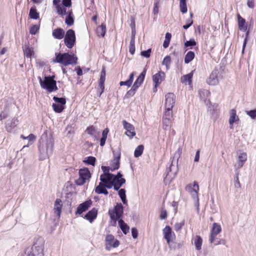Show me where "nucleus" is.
<instances>
[{"instance_id":"39","label":"nucleus","mask_w":256,"mask_h":256,"mask_svg":"<svg viewBox=\"0 0 256 256\" xmlns=\"http://www.w3.org/2000/svg\"><path fill=\"white\" fill-rule=\"evenodd\" d=\"M112 154L113 160H117L120 162L121 156L120 147H118L116 150H113Z\"/></svg>"},{"instance_id":"52","label":"nucleus","mask_w":256,"mask_h":256,"mask_svg":"<svg viewBox=\"0 0 256 256\" xmlns=\"http://www.w3.org/2000/svg\"><path fill=\"white\" fill-rule=\"evenodd\" d=\"M109 216L110 218V224L112 226H116V221H118L120 218H117V217L115 216V215L113 214H109Z\"/></svg>"},{"instance_id":"16","label":"nucleus","mask_w":256,"mask_h":256,"mask_svg":"<svg viewBox=\"0 0 256 256\" xmlns=\"http://www.w3.org/2000/svg\"><path fill=\"white\" fill-rule=\"evenodd\" d=\"M219 72L218 70L214 69L210 74V76L206 80L208 84L212 86H215L218 82V74Z\"/></svg>"},{"instance_id":"26","label":"nucleus","mask_w":256,"mask_h":256,"mask_svg":"<svg viewBox=\"0 0 256 256\" xmlns=\"http://www.w3.org/2000/svg\"><path fill=\"white\" fill-rule=\"evenodd\" d=\"M146 71L145 70H143L140 76L138 77L136 80L134 82L133 86H134V88H138L140 86L143 82L144 78L146 76Z\"/></svg>"},{"instance_id":"12","label":"nucleus","mask_w":256,"mask_h":256,"mask_svg":"<svg viewBox=\"0 0 256 256\" xmlns=\"http://www.w3.org/2000/svg\"><path fill=\"white\" fill-rule=\"evenodd\" d=\"M210 94V92L207 90L201 89L198 91L200 100H202L206 106H208L210 104L209 99Z\"/></svg>"},{"instance_id":"49","label":"nucleus","mask_w":256,"mask_h":256,"mask_svg":"<svg viewBox=\"0 0 256 256\" xmlns=\"http://www.w3.org/2000/svg\"><path fill=\"white\" fill-rule=\"evenodd\" d=\"M166 110L164 112L163 118H169V119L172 120V108H165Z\"/></svg>"},{"instance_id":"48","label":"nucleus","mask_w":256,"mask_h":256,"mask_svg":"<svg viewBox=\"0 0 256 256\" xmlns=\"http://www.w3.org/2000/svg\"><path fill=\"white\" fill-rule=\"evenodd\" d=\"M120 162L117 160H112V164H110V170L112 172L114 171L115 170H118L120 168Z\"/></svg>"},{"instance_id":"4","label":"nucleus","mask_w":256,"mask_h":256,"mask_svg":"<svg viewBox=\"0 0 256 256\" xmlns=\"http://www.w3.org/2000/svg\"><path fill=\"white\" fill-rule=\"evenodd\" d=\"M41 88L46 90L49 92L56 91L58 90L56 82L54 80V76H46L43 80L40 76L38 78Z\"/></svg>"},{"instance_id":"36","label":"nucleus","mask_w":256,"mask_h":256,"mask_svg":"<svg viewBox=\"0 0 256 256\" xmlns=\"http://www.w3.org/2000/svg\"><path fill=\"white\" fill-rule=\"evenodd\" d=\"M106 32V26L104 24L102 23L100 26L96 30V32L98 35L104 37Z\"/></svg>"},{"instance_id":"9","label":"nucleus","mask_w":256,"mask_h":256,"mask_svg":"<svg viewBox=\"0 0 256 256\" xmlns=\"http://www.w3.org/2000/svg\"><path fill=\"white\" fill-rule=\"evenodd\" d=\"M105 242L106 248L108 250H110L112 248H117L120 244L119 241L115 239L114 236L111 234L106 236Z\"/></svg>"},{"instance_id":"64","label":"nucleus","mask_w":256,"mask_h":256,"mask_svg":"<svg viewBox=\"0 0 256 256\" xmlns=\"http://www.w3.org/2000/svg\"><path fill=\"white\" fill-rule=\"evenodd\" d=\"M132 235L134 238L136 239L138 238V230L135 228H132Z\"/></svg>"},{"instance_id":"7","label":"nucleus","mask_w":256,"mask_h":256,"mask_svg":"<svg viewBox=\"0 0 256 256\" xmlns=\"http://www.w3.org/2000/svg\"><path fill=\"white\" fill-rule=\"evenodd\" d=\"M247 154L246 152L241 150L236 152V162L234 164L236 170H238L242 168L245 162L247 160Z\"/></svg>"},{"instance_id":"22","label":"nucleus","mask_w":256,"mask_h":256,"mask_svg":"<svg viewBox=\"0 0 256 256\" xmlns=\"http://www.w3.org/2000/svg\"><path fill=\"white\" fill-rule=\"evenodd\" d=\"M98 214V210L96 208H92L84 216V218L88 220L90 222L96 218Z\"/></svg>"},{"instance_id":"60","label":"nucleus","mask_w":256,"mask_h":256,"mask_svg":"<svg viewBox=\"0 0 256 256\" xmlns=\"http://www.w3.org/2000/svg\"><path fill=\"white\" fill-rule=\"evenodd\" d=\"M151 51L150 48H148L146 50L142 51L140 52L141 56L144 58H148L150 56Z\"/></svg>"},{"instance_id":"11","label":"nucleus","mask_w":256,"mask_h":256,"mask_svg":"<svg viewBox=\"0 0 256 256\" xmlns=\"http://www.w3.org/2000/svg\"><path fill=\"white\" fill-rule=\"evenodd\" d=\"M186 190L190 192L192 198H196L198 196L199 186L198 184L194 182V184H189L186 186Z\"/></svg>"},{"instance_id":"62","label":"nucleus","mask_w":256,"mask_h":256,"mask_svg":"<svg viewBox=\"0 0 256 256\" xmlns=\"http://www.w3.org/2000/svg\"><path fill=\"white\" fill-rule=\"evenodd\" d=\"M192 198L194 200V206L196 207L198 213L200 212V208H199L200 204H199L198 197V196H196V198Z\"/></svg>"},{"instance_id":"34","label":"nucleus","mask_w":256,"mask_h":256,"mask_svg":"<svg viewBox=\"0 0 256 256\" xmlns=\"http://www.w3.org/2000/svg\"><path fill=\"white\" fill-rule=\"evenodd\" d=\"M29 16L30 18L34 19V20H37L39 18L40 15L39 13L37 12L36 8L35 6H32L29 12Z\"/></svg>"},{"instance_id":"54","label":"nucleus","mask_w":256,"mask_h":256,"mask_svg":"<svg viewBox=\"0 0 256 256\" xmlns=\"http://www.w3.org/2000/svg\"><path fill=\"white\" fill-rule=\"evenodd\" d=\"M122 174L120 173V172H118L116 175L114 174V177H111L110 180H120L121 182L122 180H124V183L126 182V180L124 178H122Z\"/></svg>"},{"instance_id":"59","label":"nucleus","mask_w":256,"mask_h":256,"mask_svg":"<svg viewBox=\"0 0 256 256\" xmlns=\"http://www.w3.org/2000/svg\"><path fill=\"white\" fill-rule=\"evenodd\" d=\"M129 52L132 54H134L135 52V42H130L129 46Z\"/></svg>"},{"instance_id":"41","label":"nucleus","mask_w":256,"mask_h":256,"mask_svg":"<svg viewBox=\"0 0 256 256\" xmlns=\"http://www.w3.org/2000/svg\"><path fill=\"white\" fill-rule=\"evenodd\" d=\"M56 12L58 14L61 16H64L66 14V9L64 6L62 5V4L60 6H58L56 7Z\"/></svg>"},{"instance_id":"19","label":"nucleus","mask_w":256,"mask_h":256,"mask_svg":"<svg viewBox=\"0 0 256 256\" xmlns=\"http://www.w3.org/2000/svg\"><path fill=\"white\" fill-rule=\"evenodd\" d=\"M165 74L162 72H158L152 76V80L154 84V86L158 87L164 80Z\"/></svg>"},{"instance_id":"20","label":"nucleus","mask_w":256,"mask_h":256,"mask_svg":"<svg viewBox=\"0 0 256 256\" xmlns=\"http://www.w3.org/2000/svg\"><path fill=\"white\" fill-rule=\"evenodd\" d=\"M62 206V201L60 198H56L54 202V210L58 218H60Z\"/></svg>"},{"instance_id":"3","label":"nucleus","mask_w":256,"mask_h":256,"mask_svg":"<svg viewBox=\"0 0 256 256\" xmlns=\"http://www.w3.org/2000/svg\"><path fill=\"white\" fill-rule=\"evenodd\" d=\"M180 156V148L174 154V157L170 159V164L168 167H167L166 172V178H168L172 179L176 175L178 170V160Z\"/></svg>"},{"instance_id":"10","label":"nucleus","mask_w":256,"mask_h":256,"mask_svg":"<svg viewBox=\"0 0 256 256\" xmlns=\"http://www.w3.org/2000/svg\"><path fill=\"white\" fill-rule=\"evenodd\" d=\"M124 128L126 130L125 134L130 138H132L136 136V133L134 126L127 122L126 120L122 121Z\"/></svg>"},{"instance_id":"37","label":"nucleus","mask_w":256,"mask_h":256,"mask_svg":"<svg viewBox=\"0 0 256 256\" xmlns=\"http://www.w3.org/2000/svg\"><path fill=\"white\" fill-rule=\"evenodd\" d=\"M194 53L192 51H189L186 54L184 57V62L186 64H188L194 58Z\"/></svg>"},{"instance_id":"18","label":"nucleus","mask_w":256,"mask_h":256,"mask_svg":"<svg viewBox=\"0 0 256 256\" xmlns=\"http://www.w3.org/2000/svg\"><path fill=\"white\" fill-rule=\"evenodd\" d=\"M92 201L90 200L80 204L77 208L76 212V214H81L83 212H86L90 206Z\"/></svg>"},{"instance_id":"6","label":"nucleus","mask_w":256,"mask_h":256,"mask_svg":"<svg viewBox=\"0 0 256 256\" xmlns=\"http://www.w3.org/2000/svg\"><path fill=\"white\" fill-rule=\"evenodd\" d=\"M76 42V37L74 31L72 29L68 30L64 38V43L68 48H72Z\"/></svg>"},{"instance_id":"57","label":"nucleus","mask_w":256,"mask_h":256,"mask_svg":"<svg viewBox=\"0 0 256 256\" xmlns=\"http://www.w3.org/2000/svg\"><path fill=\"white\" fill-rule=\"evenodd\" d=\"M137 89L138 88H134V86H132V88L126 92V96L127 97L132 96H134L135 94Z\"/></svg>"},{"instance_id":"51","label":"nucleus","mask_w":256,"mask_h":256,"mask_svg":"<svg viewBox=\"0 0 256 256\" xmlns=\"http://www.w3.org/2000/svg\"><path fill=\"white\" fill-rule=\"evenodd\" d=\"M184 220H182L180 222H176L174 225V229L176 232H179L181 230L183 226L184 225Z\"/></svg>"},{"instance_id":"13","label":"nucleus","mask_w":256,"mask_h":256,"mask_svg":"<svg viewBox=\"0 0 256 256\" xmlns=\"http://www.w3.org/2000/svg\"><path fill=\"white\" fill-rule=\"evenodd\" d=\"M124 212V207L121 203H117L113 210H108V214H113L117 218H120Z\"/></svg>"},{"instance_id":"33","label":"nucleus","mask_w":256,"mask_h":256,"mask_svg":"<svg viewBox=\"0 0 256 256\" xmlns=\"http://www.w3.org/2000/svg\"><path fill=\"white\" fill-rule=\"evenodd\" d=\"M24 55L28 58H31L32 56L34 54L33 48L30 47L28 45H25L24 48Z\"/></svg>"},{"instance_id":"43","label":"nucleus","mask_w":256,"mask_h":256,"mask_svg":"<svg viewBox=\"0 0 256 256\" xmlns=\"http://www.w3.org/2000/svg\"><path fill=\"white\" fill-rule=\"evenodd\" d=\"M172 120L169 118H162V128L168 130L170 127Z\"/></svg>"},{"instance_id":"24","label":"nucleus","mask_w":256,"mask_h":256,"mask_svg":"<svg viewBox=\"0 0 256 256\" xmlns=\"http://www.w3.org/2000/svg\"><path fill=\"white\" fill-rule=\"evenodd\" d=\"M18 124V120L16 118H14L12 120H8L6 122V128L8 132H11Z\"/></svg>"},{"instance_id":"44","label":"nucleus","mask_w":256,"mask_h":256,"mask_svg":"<svg viewBox=\"0 0 256 256\" xmlns=\"http://www.w3.org/2000/svg\"><path fill=\"white\" fill-rule=\"evenodd\" d=\"M180 12L183 13H186L188 10L186 0H180Z\"/></svg>"},{"instance_id":"45","label":"nucleus","mask_w":256,"mask_h":256,"mask_svg":"<svg viewBox=\"0 0 256 256\" xmlns=\"http://www.w3.org/2000/svg\"><path fill=\"white\" fill-rule=\"evenodd\" d=\"M192 76H193V71L187 74L184 75L182 78V82H191Z\"/></svg>"},{"instance_id":"46","label":"nucleus","mask_w":256,"mask_h":256,"mask_svg":"<svg viewBox=\"0 0 256 256\" xmlns=\"http://www.w3.org/2000/svg\"><path fill=\"white\" fill-rule=\"evenodd\" d=\"M196 42L194 38H190L189 40H187L184 43L185 47L190 48H192V47L196 46Z\"/></svg>"},{"instance_id":"29","label":"nucleus","mask_w":256,"mask_h":256,"mask_svg":"<svg viewBox=\"0 0 256 256\" xmlns=\"http://www.w3.org/2000/svg\"><path fill=\"white\" fill-rule=\"evenodd\" d=\"M95 192L98 194H104L105 195H108V191L106 190V188L102 182L96 186Z\"/></svg>"},{"instance_id":"1","label":"nucleus","mask_w":256,"mask_h":256,"mask_svg":"<svg viewBox=\"0 0 256 256\" xmlns=\"http://www.w3.org/2000/svg\"><path fill=\"white\" fill-rule=\"evenodd\" d=\"M38 150L40 160H44L52 154L54 145V139L52 136H48L42 134L40 140Z\"/></svg>"},{"instance_id":"53","label":"nucleus","mask_w":256,"mask_h":256,"mask_svg":"<svg viewBox=\"0 0 256 256\" xmlns=\"http://www.w3.org/2000/svg\"><path fill=\"white\" fill-rule=\"evenodd\" d=\"M86 132L88 134L92 136L95 135V134L96 133V130H95V128L92 126L88 127L86 130Z\"/></svg>"},{"instance_id":"40","label":"nucleus","mask_w":256,"mask_h":256,"mask_svg":"<svg viewBox=\"0 0 256 256\" xmlns=\"http://www.w3.org/2000/svg\"><path fill=\"white\" fill-rule=\"evenodd\" d=\"M144 146L143 145H139L135 150L134 152V156L136 158H138L140 156L144 151Z\"/></svg>"},{"instance_id":"56","label":"nucleus","mask_w":256,"mask_h":256,"mask_svg":"<svg viewBox=\"0 0 256 256\" xmlns=\"http://www.w3.org/2000/svg\"><path fill=\"white\" fill-rule=\"evenodd\" d=\"M40 29V26L38 25L35 24L32 26L30 30V32L32 34H36Z\"/></svg>"},{"instance_id":"5","label":"nucleus","mask_w":256,"mask_h":256,"mask_svg":"<svg viewBox=\"0 0 256 256\" xmlns=\"http://www.w3.org/2000/svg\"><path fill=\"white\" fill-rule=\"evenodd\" d=\"M44 242L42 238H38L28 252L27 256H44Z\"/></svg>"},{"instance_id":"27","label":"nucleus","mask_w":256,"mask_h":256,"mask_svg":"<svg viewBox=\"0 0 256 256\" xmlns=\"http://www.w3.org/2000/svg\"><path fill=\"white\" fill-rule=\"evenodd\" d=\"M64 36V31L62 28H57L52 32V36L56 39L61 40Z\"/></svg>"},{"instance_id":"38","label":"nucleus","mask_w":256,"mask_h":256,"mask_svg":"<svg viewBox=\"0 0 256 256\" xmlns=\"http://www.w3.org/2000/svg\"><path fill=\"white\" fill-rule=\"evenodd\" d=\"M108 132L109 130L108 128H106L103 130L102 132V137L100 139V146H103L105 144Z\"/></svg>"},{"instance_id":"15","label":"nucleus","mask_w":256,"mask_h":256,"mask_svg":"<svg viewBox=\"0 0 256 256\" xmlns=\"http://www.w3.org/2000/svg\"><path fill=\"white\" fill-rule=\"evenodd\" d=\"M175 103V96L172 92H169L165 96V108H172Z\"/></svg>"},{"instance_id":"61","label":"nucleus","mask_w":256,"mask_h":256,"mask_svg":"<svg viewBox=\"0 0 256 256\" xmlns=\"http://www.w3.org/2000/svg\"><path fill=\"white\" fill-rule=\"evenodd\" d=\"M193 24V20L191 18H188L186 20V24L183 26V28L185 30L188 28Z\"/></svg>"},{"instance_id":"35","label":"nucleus","mask_w":256,"mask_h":256,"mask_svg":"<svg viewBox=\"0 0 256 256\" xmlns=\"http://www.w3.org/2000/svg\"><path fill=\"white\" fill-rule=\"evenodd\" d=\"M83 162L87 165H91L94 166L96 164V158L94 156H88L84 158Z\"/></svg>"},{"instance_id":"28","label":"nucleus","mask_w":256,"mask_h":256,"mask_svg":"<svg viewBox=\"0 0 256 256\" xmlns=\"http://www.w3.org/2000/svg\"><path fill=\"white\" fill-rule=\"evenodd\" d=\"M102 170L104 174H101L100 176H102V178H108V180H110L111 177L114 176V174L110 172V167L102 166Z\"/></svg>"},{"instance_id":"17","label":"nucleus","mask_w":256,"mask_h":256,"mask_svg":"<svg viewBox=\"0 0 256 256\" xmlns=\"http://www.w3.org/2000/svg\"><path fill=\"white\" fill-rule=\"evenodd\" d=\"M221 230L222 228L220 224L216 222L213 224L210 232V241L211 243L215 242L216 237L221 232Z\"/></svg>"},{"instance_id":"25","label":"nucleus","mask_w":256,"mask_h":256,"mask_svg":"<svg viewBox=\"0 0 256 256\" xmlns=\"http://www.w3.org/2000/svg\"><path fill=\"white\" fill-rule=\"evenodd\" d=\"M239 120L238 117L236 116V110L234 109H232L230 112L229 124L230 126V128H232L233 124L234 122Z\"/></svg>"},{"instance_id":"55","label":"nucleus","mask_w":256,"mask_h":256,"mask_svg":"<svg viewBox=\"0 0 256 256\" xmlns=\"http://www.w3.org/2000/svg\"><path fill=\"white\" fill-rule=\"evenodd\" d=\"M65 23L66 24L69 26H72L74 23V16H66L65 20Z\"/></svg>"},{"instance_id":"23","label":"nucleus","mask_w":256,"mask_h":256,"mask_svg":"<svg viewBox=\"0 0 256 256\" xmlns=\"http://www.w3.org/2000/svg\"><path fill=\"white\" fill-rule=\"evenodd\" d=\"M106 70L104 68H103L100 74V78L98 81V85L101 92L100 94V96L103 93L104 89V82L106 80Z\"/></svg>"},{"instance_id":"50","label":"nucleus","mask_w":256,"mask_h":256,"mask_svg":"<svg viewBox=\"0 0 256 256\" xmlns=\"http://www.w3.org/2000/svg\"><path fill=\"white\" fill-rule=\"evenodd\" d=\"M53 100L56 102L58 103L57 104L64 106L66 104V100L64 98H58L54 96Z\"/></svg>"},{"instance_id":"2","label":"nucleus","mask_w":256,"mask_h":256,"mask_svg":"<svg viewBox=\"0 0 256 256\" xmlns=\"http://www.w3.org/2000/svg\"><path fill=\"white\" fill-rule=\"evenodd\" d=\"M77 60L78 58L74 54H70L68 52H58L56 54L54 62L60 64L64 66H67L70 64H76Z\"/></svg>"},{"instance_id":"31","label":"nucleus","mask_w":256,"mask_h":256,"mask_svg":"<svg viewBox=\"0 0 256 256\" xmlns=\"http://www.w3.org/2000/svg\"><path fill=\"white\" fill-rule=\"evenodd\" d=\"M202 240L199 236H196L194 239V244L195 246L196 249L198 250H200L202 249Z\"/></svg>"},{"instance_id":"21","label":"nucleus","mask_w":256,"mask_h":256,"mask_svg":"<svg viewBox=\"0 0 256 256\" xmlns=\"http://www.w3.org/2000/svg\"><path fill=\"white\" fill-rule=\"evenodd\" d=\"M237 18L238 29L244 32L246 31L248 26L246 24L245 19L242 18L238 14H237Z\"/></svg>"},{"instance_id":"47","label":"nucleus","mask_w":256,"mask_h":256,"mask_svg":"<svg viewBox=\"0 0 256 256\" xmlns=\"http://www.w3.org/2000/svg\"><path fill=\"white\" fill-rule=\"evenodd\" d=\"M52 106L54 111L58 113H60L62 112V110H64V106H62L61 104H53Z\"/></svg>"},{"instance_id":"8","label":"nucleus","mask_w":256,"mask_h":256,"mask_svg":"<svg viewBox=\"0 0 256 256\" xmlns=\"http://www.w3.org/2000/svg\"><path fill=\"white\" fill-rule=\"evenodd\" d=\"M90 178V173L88 168H81L79 170V178L76 181L78 186H82L86 182V180Z\"/></svg>"},{"instance_id":"63","label":"nucleus","mask_w":256,"mask_h":256,"mask_svg":"<svg viewBox=\"0 0 256 256\" xmlns=\"http://www.w3.org/2000/svg\"><path fill=\"white\" fill-rule=\"evenodd\" d=\"M62 5L64 7H70L72 5L71 0H62Z\"/></svg>"},{"instance_id":"32","label":"nucleus","mask_w":256,"mask_h":256,"mask_svg":"<svg viewBox=\"0 0 256 256\" xmlns=\"http://www.w3.org/2000/svg\"><path fill=\"white\" fill-rule=\"evenodd\" d=\"M118 225L124 234H126L128 232L130 228L122 219L118 220Z\"/></svg>"},{"instance_id":"42","label":"nucleus","mask_w":256,"mask_h":256,"mask_svg":"<svg viewBox=\"0 0 256 256\" xmlns=\"http://www.w3.org/2000/svg\"><path fill=\"white\" fill-rule=\"evenodd\" d=\"M171 62V58L169 56H166L162 62V64L166 66V70H168L170 68V64Z\"/></svg>"},{"instance_id":"58","label":"nucleus","mask_w":256,"mask_h":256,"mask_svg":"<svg viewBox=\"0 0 256 256\" xmlns=\"http://www.w3.org/2000/svg\"><path fill=\"white\" fill-rule=\"evenodd\" d=\"M246 114L252 119L256 118V109L246 112Z\"/></svg>"},{"instance_id":"30","label":"nucleus","mask_w":256,"mask_h":256,"mask_svg":"<svg viewBox=\"0 0 256 256\" xmlns=\"http://www.w3.org/2000/svg\"><path fill=\"white\" fill-rule=\"evenodd\" d=\"M100 180L102 182V183L104 184L105 187L108 189L111 188L114 185V180H108V178H102V176H100Z\"/></svg>"},{"instance_id":"14","label":"nucleus","mask_w":256,"mask_h":256,"mask_svg":"<svg viewBox=\"0 0 256 256\" xmlns=\"http://www.w3.org/2000/svg\"><path fill=\"white\" fill-rule=\"evenodd\" d=\"M164 238L166 240L167 243L170 244L174 238L175 237V234L172 232L171 228L166 226L163 230Z\"/></svg>"}]
</instances>
